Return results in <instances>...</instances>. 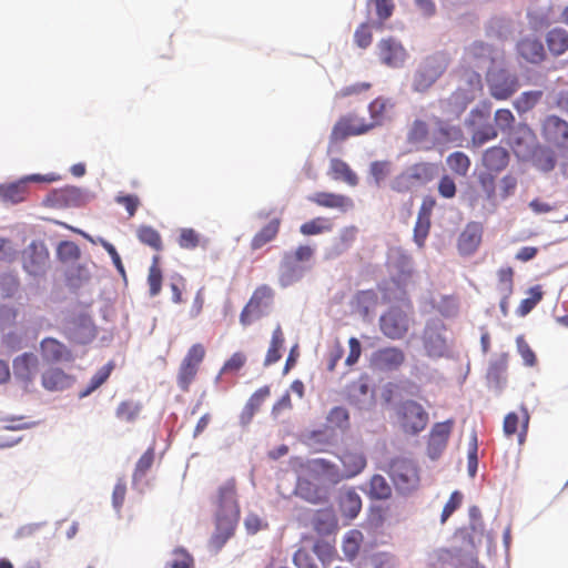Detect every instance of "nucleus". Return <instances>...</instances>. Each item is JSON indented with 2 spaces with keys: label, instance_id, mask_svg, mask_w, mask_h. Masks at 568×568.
<instances>
[{
  "label": "nucleus",
  "instance_id": "12",
  "mask_svg": "<svg viewBox=\"0 0 568 568\" xmlns=\"http://www.w3.org/2000/svg\"><path fill=\"white\" fill-rule=\"evenodd\" d=\"M454 425L452 418L433 425L427 442V454L432 459L438 458L446 449Z\"/></svg>",
  "mask_w": 568,
  "mask_h": 568
},
{
  "label": "nucleus",
  "instance_id": "42",
  "mask_svg": "<svg viewBox=\"0 0 568 568\" xmlns=\"http://www.w3.org/2000/svg\"><path fill=\"white\" fill-rule=\"evenodd\" d=\"M142 405L132 399L123 400L115 409V416L122 422L133 423L138 419Z\"/></svg>",
  "mask_w": 568,
  "mask_h": 568
},
{
  "label": "nucleus",
  "instance_id": "56",
  "mask_svg": "<svg viewBox=\"0 0 568 568\" xmlns=\"http://www.w3.org/2000/svg\"><path fill=\"white\" fill-rule=\"evenodd\" d=\"M508 366V354L503 353L497 359L490 363L488 367V377L494 381H499L506 373Z\"/></svg>",
  "mask_w": 568,
  "mask_h": 568
},
{
  "label": "nucleus",
  "instance_id": "4",
  "mask_svg": "<svg viewBox=\"0 0 568 568\" xmlns=\"http://www.w3.org/2000/svg\"><path fill=\"white\" fill-rule=\"evenodd\" d=\"M434 163L419 162L406 168L390 182V189L397 193H407L417 186L425 185L436 175Z\"/></svg>",
  "mask_w": 568,
  "mask_h": 568
},
{
  "label": "nucleus",
  "instance_id": "18",
  "mask_svg": "<svg viewBox=\"0 0 568 568\" xmlns=\"http://www.w3.org/2000/svg\"><path fill=\"white\" fill-rule=\"evenodd\" d=\"M308 201L321 207L335 209L342 213H346L354 209L353 199L338 193L316 192L308 197Z\"/></svg>",
  "mask_w": 568,
  "mask_h": 568
},
{
  "label": "nucleus",
  "instance_id": "38",
  "mask_svg": "<svg viewBox=\"0 0 568 568\" xmlns=\"http://www.w3.org/2000/svg\"><path fill=\"white\" fill-rule=\"evenodd\" d=\"M68 376L60 368H51L42 375V386L48 390H59L67 386Z\"/></svg>",
  "mask_w": 568,
  "mask_h": 568
},
{
  "label": "nucleus",
  "instance_id": "45",
  "mask_svg": "<svg viewBox=\"0 0 568 568\" xmlns=\"http://www.w3.org/2000/svg\"><path fill=\"white\" fill-rule=\"evenodd\" d=\"M542 91H526L523 92L514 102L515 109L519 113H526L531 110L541 99Z\"/></svg>",
  "mask_w": 568,
  "mask_h": 568
},
{
  "label": "nucleus",
  "instance_id": "31",
  "mask_svg": "<svg viewBox=\"0 0 568 568\" xmlns=\"http://www.w3.org/2000/svg\"><path fill=\"white\" fill-rule=\"evenodd\" d=\"M546 42L551 54L561 55L568 51V32L555 28L547 33Z\"/></svg>",
  "mask_w": 568,
  "mask_h": 568
},
{
  "label": "nucleus",
  "instance_id": "36",
  "mask_svg": "<svg viewBox=\"0 0 568 568\" xmlns=\"http://www.w3.org/2000/svg\"><path fill=\"white\" fill-rule=\"evenodd\" d=\"M446 163L453 173L463 178L468 174L471 165L469 156L462 151L450 153L446 158Z\"/></svg>",
  "mask_w": 568,
  "mask_h": 568
},
{
  "label": "nucleus",
  "instance_id": "30",
  "mask_svg": "<svg viewBox=\"0 0 568 568\" xmlns=\"http://www.w3.org/2000/svg\"><path fill=\"white\" fill-rule=\"evenodd\" d=\"M329 172L334 180H342L351 186H356L358 184V178L356 173L345 161L341 159L331 160Z\"/></svg>",
  "mask_w": 568,
  "mask_h": 568
},
{
  "label": "nucleus",
  "instance_id": "8",
  "mask_svg": "<svg viewBox=\"0 0 568 568\" xmlns=\"http://www.w3.org/2000/svg\"><path fill=\"white\" fill-rule=\"evenodd\" d=\"M410 320L406 312L398 307H390L379 318L382 333L390 339H402L407 334Z\"/></svg>",
  "mask_w": 568,
  "mask_h": 568
},
{
  "label": "nucleus",
  "instance_id": "25",
  "mask_svg": "<svg viewBox=\"0 0 568 568\" xmlns=\"http://www.w3.org/2000/svg\"><path fill=\"white\" fill-rule=\"evenodd\" d=\"M509 153L501 146H491L483 154V165L487 171L499 173L507 168Z\"/></svg>",
  "mask_w": 568,
  "mask_h": 568
},
{
  "label": "nucleus",
  "instance_id": "23",
  "mask_svg": "<svg viewBox=\"0 0 568 568\" xmlns=\"http://www.w3.org/2000/svg\"><path fill=\"white\" fill-rule=\"evenodd\" d=\"M38 366V357L32 353H24L13 361V373L17 378L30 383L37 374Z\"/></svg>",
  "mask_w": 568,
  "mask_h": 568
},
{
  "label": "nucleus",
  "instance_id": "9",
  "mask_svg": "<svg viewBox=\"0 0 568 568\" xmlns=\"http://www.w3.org/2000/svg\"><path fill=\"white\" fill-rule=\"evenodd\" d=\"M22 266L33 276L45 274L49 267V252L43 242H31L22 252Z\"/></svg>",
  "mask_w": 568,
  "mask_h": 568
},
{
  "label": "nucleus",
  "instance_id": "20",
  "mask_svg": "<svg viewBox=\"0 0 568 568\" xmlns=\"http://www.w3.org/2000/svg\"><path fill=\"white\" fill-rule=\"evenodd\" d=\"M483 227L479 223H468L460 233L457 247L460 254L470 255L475 253L481 243Z\"/></svg>",
  "mask_w": 568,
  "mask_h": 568
},
{
  "label": "nucleus",
  "instance_id": "24",
  "mask_svg": "<svg viewBox=\"0 0 568 568\" xmlns=\"http://www.w3.org/2000/svg\"><path fill=\"white\" fill-rule=\"evenodd\" d=\"M282 219L276 216L268 221L266 225H264L255 235L252 237L250 242V247L252 251L261 250L266 244L273 242L281 229Z\"/></svg>",
  "mask_w": 568,
  "mask_h": 568
},
{
  "label": "nucleus",
  "instance_id": "57",
  "mask_svg": "<svg viewBox=\"0 0 568 568\" xmlns=\"http://www.w3.org/2000/svg\"><path fill=\"white\" fill-rule=\"evenodd\" d=\"M178 243L182 248L193 250L200 243V235L193 229H181Z\"/></svg>",
  "mask_w": 568,
  "mask_h": 568
},
{
  "label": "nucleus",
  "instance_id": "11",
  "mask_svg": "<svg viewBox=\"0 0 568 568\" xmlns=\"http://www.w3.org/2000/svg\"><path fill=\"white\" fill-rule=\"evenodd\" d=\"M54 178L33 174L18 182L0 185V201L3 203L17 204L24 201L29 194L27 181L51 182Z\"/></svg>",
  "mask_w": 568,
  "mask_h": 568
},
{
  "label": "nucleus",
  "instance_id": "60",
  "mask_svg": "<svg viewBox=\"0 0 568 568\" xmlns=\"http://www.w3.org/2000/svg\"><path fill=\"white\" fill-rule=\"evenodd\" d=\"M498 133L493 124H486L483 128L476 130L471 136V141L475 145H483L486 142L497 138Z\"/></svg>",
  "mask_w": 568,
  "mask_h": 568
},
{
  "label": "nucleus",
  "instance_id": "16",
  "mask_svg": "<svg viewBox=\"0 0 568 568\" xmlns=\"http://www.w3.org/2000/svg\"><path fill=\"white\" fill-rule=\"evenodd\" d=\"M379 60L387 67L398 68L406 59V50L394 38L382 39L377 44Z\"/></svg>",
  "mask_w": 568,
  "mask_h": 568
},
{
  "label": "nucleus",
  "instance_id": "39",
  "mask_svg": "<svg viewBox=\"0 0 568 568\" xmlns=\"http://www.w3.org/2000/svg\"><path fill=\"white\" fill-rule=\"evenodd\" d=\"M162 280L163 275L160 267V256L154 255L148 274L149 293L152 297L160 294L162 290Z\"/></svg>",
  "mask_w": 568,
  "mask_h": 568
},
{
  "label": "nucleus",
  "instance_id": "43",
  "mask_svg": "<svg viewBox=\"0 0 568 568\" xmlns=\"http://www.w3.org/2000/svg\"><path fill=\"white\" fill-rule=\"evenodd\" d=\"M362 542L363 534L359 530L353 529L346 534L342 548L348 560H353L357 556Z\"/></svg>",
  "mask_w": 568,
  "mask_h": 568
},
{
  "label": "nucleus",
  "instance_id": "64",
  "mask_svg": "<svg viewBox=\"0 0 568 568\" xmlns=\"http://www.w3.org/2000/svg\"><path fill=\"white\" fill-rule=\"evenodd\" d=\"M293 562L296 568H318L312 555L304 548L295 551Z\"/></svg>",
  "mask_w": 568,
  "mask_h": 568
},
{
  "label": "nucleus",
  "instance_id": "52",
  "mask_svg": "<svg viewBox=\"0 0 568 568\" xmlns=\"http://www.w3.org/2000/svg\"><path fill=\"white\" fill-rule=\"evenodd\" d=\"M313 551L323 564L333 561L336 556L335 547L325 540H317L313 546Z\"/></svg>",
  "mask_w": 568,
  "mask_h": 568
},
{
  "label": "nucleus",
  "instance_id": "44",
  "mask_svg": "<svg viewBox=\"0 0 568 568\" xmlns=\"http://www.w3.org/2000/svg\"><path fill=\"white\" fill-rule=\"evenodd\" d=\"M284 254L308 270L315 256V247L308 244H301L294 251L285 252Z\"/></svg>",
  "mask_w": 568,
  "mask_h": 568
},
{
  "label": "nucleus",
  "instance_id": "61",
  "mask_svg": "<svg viewBox=\"0 0 568 568\" xmlns=\"http://www.w3.org/2000/svg\"><path fill=\"white\" fill-rule=\"evenodd\" d=\"M369 3L375 6L376 14L379 20V28H382L383 22L387 20L394 11V2L393 0H368Z\"/></svg>",
  "mask_w": 568,
  "mask_h": 568
},
{
  "label": "nucleus",
  "instance_id": "26",
  "mask_svg": "<svg viewBox=\"0 0 568 568\" xmlns=\"http://www.w3.org/2000/svg\"><path fill=\"white\" fill-rule=\"evenodd\" d=\"M519 54L530 63H540L546 58L541 41L535 38H525L517 45Z\"/></svg>",
  "mask_w": 568,
  "mask_h": 568
},
{
  "label": "nucleus",
  "instance_id": "5",
  "mask_svg": "<svg viewBox=\"0 0 568 568\" xmlns=\"http://www.w3.org/2000/svg\"><path fill=\"white\" fill-rule=\"evenodd\" d=\"M388 475L397 490L410 493L419 485V469L416 463L406 457L394 458L388 467Z\"/></svg>",
  "mask_w": 568,
  "mask_h": 568
},
{
  "label": "nucleus",
  "instance_id": "10",
  "mask_svg": "<svg viewBox=\"0 0 568 568\" xmlns=\"http://www.w3.org/2000/svg\"><path fill=\"white\" fill-rule=\"evenodd\" d=\"M487 81L490 94L496 100H507L519 87L518 78L504 69L493 72Z\"/></svg>",
  "mask_w": 568,
  "mask_h": 568
},
{
  "label": "nucleus",
  "instance_id": "35",
  "mask_svg": "<svg viewBox=\"0 0 568 568\" xmlns=\"http://www.w3.org/2000/svg\"><path fill=\"white\" fill-rule=\"evenodd\" d=\"M80 197V190L77 187H65L53 191L48 201L54 206H70L73 205Z\"/></svg>",
  "mask_w": 568,
  "mask_h": 568
},
{
  "label": "nucleus",
  "instance_id": "58",
  "mask_svg": "<svg viewBox=\"0 0 568 568\" xmlns=\"http://www.w3.org/2000/svg\"><path fill=\"white\" fill-rule=\"evenodd\" d=\"M356 302L362 313L367 315L369 310L377 304V294L373 290L361 291L356 294Z\"/></svg>",
  "mask_w": 568,
  "mask_h": 568
},
{
  "label": "nucleus",
  "instance_id": "62",
  "mask_svg": "<svg viewBox=\"0 0 568 568\" xmlns=\"http://www.w3.org/2000/svg\"><path fill=\"white\" fill-rule=\"evenodd\" d=\"M313 465L315 470L322 471L334 481H338L341 479L337 466L329 460L317 458L313 460Z\"/></svg>",
  "mask_w": 568,
  "mask_h": 568
},
{
  "label": "nucleus",
  "instance_id": "27",
  "mask_svg": "<svg viewBox=\"0 0 568 568\" xmlns=\"http://www.w3.org/2000/svg\"><path fill=\"white\" fill-rule=\"evenodd\" d=\"M534 133L527 126L518 129L509 136V144L517 156L526 155L531 146Z\"/></svg>",
  "mask_w": 568,
  "mask_h": 568
},
{
  "label": "nucleus",
  "instance_id": "47",
  "mask_svg": "<svg viewBox=\"0 0 568 568\" xmlns=\"http://www.w3.org/2000/svg\"><path fill=\"white\" fill-rule=\"evenodd\" d=\"M173 558L166 564V568H194V558L183 547H176L172 552Z\"/></svg>",
  "mask_w": 568,
  "mask_h": 568
},
{
  "label": "nucleus",
  "instance_id": "3",
  "mask_svg": "<svg viewBox=\"0 0 568 568\" xmlns=\"http://www.w3.org/2000/svg\"><path fill=\"white\" fill-rule=\"evenodd\" d=\"M449 65L446 53L437 52L426 57L417 67L413 78V89L416 92H426L445 73Z\"/></svg>",
  "mask_w": 568,
  "mask_h": 568
},
{
  "label": "nucleus",
  "instance_id": "28",
  "mask_svg": "<svg viewBox=\"0 0 568 568\" xmlns=\"http://www.w3.org/2000/svg\"><path fill=\"white\" fill-rule=\"evenodd\" d=\"M271 395L270 386H263L254 392L248 398L242 412V420L248 423L253 416L260 410L263 403Z\"/></svg>",
  "mask_w": 568,
  "mask_h": 568
},
{
  "label": "nucleus",
  "instance_id": "48",
  "mask_svg": "<svg viewBox=\"0 0 568 568\" xmlns=\"http://www.w3.org/2000/svg\"><path fill=\"white\" fill-rule=\"evenodd\" d=\"M297 494L312 504H321L325 500L322 491L312 483L304 480L297 485Z\"/></svg>",
  "mask_w": 568,
  "mask_h": 568
},
{
  "label": "nucleus",
  "instance_id": "6",
  "mask_svg": "<svg viewBox=\"0 0 568 568\" xmlns=\"http://www.w3.org/2000/svg\"><path fill=\"white\" fill-rule=\"evenodd\" d=\"M273 298L272 287L266 284L258 285L240 314L241 325L247 327L260 320L271 306Z\"/></svg>",
  "mask_w": 568,
  "mask_h": 568
},
{
  "label": "nucleus",
  "instance_id": "15",
  "mask_svg": "<svg viewBox=\"0 0 568 568\" xmlns=\"http://www.w3.org/2000/svg\"><path fill=\"white\" fill-rule=\"evenodd\" d=\"M406 359L404 351L396 346H387L375 351L372 354L371 364L379 371H396Z\"/></svg>",
  "mask_w": 568,
  "mask_h": 568
},
{
  "label": "nucleus",
  "instance_id": "53",
  "mask_svg": "<svg viewBox=\"0 0 568 568\" xmlns=\"http://www.w3.org/2000/svg\"><path fill=\"white\" fill-rule=\"evenodd\" d=\"M373 41L372 27L367 22L361 23L354 32V42L361 49H366Z\"/></svg>",
  "mask_w": 568,
  "mask_h": 568
},
{
  "label": "nucleus",
  "instance_id": "40",
  "mask_svg": "<svg viewBox=\"0 0 568 568\" xmlns=\"http://www.w3.org/2000/svg\"><path fill=\"white\" fill-rule=\"evenodd\" d=\"M139 241L151 248L160 252L163 250V242L160 233L149 225H141L136 231Z\"/></svg>",
  "mask_w": 568,
  "mask_h": 568
},
{
  "label": "nucleus",
  "instance_id": "46",
  "mask_svg": "<svg viewBox=\"0 0 568 568\" xmlns=\"http://www.w3.org/2000/svg\"><path fill=\"white\" fill-rule=\"evenodd\" d=\"M369 494L376 499H387L392 495V488L382 475H374L369 481Z\"/></svg>",
  "mask_w": 568,
  "mask_h": 568
},
{
  "label": "nucleus",
  "instance_id": "7",
  "mask_svg": "<svg viewBox=\"0 0 568 568\" xmlns=\"http://www.w3.org/2000/svg\"><path fill=\"white\" fill-rule=\"evenodd\" d=\"M205 354V348L200 343L193 344L187 349L185 356L183 357L179 366L176 375V384L182 392L187 393L190 390L191 384L196 378L200 366L204 361Z\"/></svg>",
  "mask_w": 568,
  "mask_h": 568
},
{
  "label": "nucleus",
  "instance_id": "1",
  "mask_svg": "<svg viewBox=\"0 0 568 568\" xmlns=\"http://www.w3.org/2000/svg\"><path fill=\"white\" fill-rule=\"evenodd\" d=\"M215 507V531L211 537V545L220 550L234 535L240 520L237 480L229 477L220 481L211 497Z\"/></svg>",
  "mask_w": 568,
  "mask_h": 568
},
{
  "label": "nucleus",
  "instance_id": "33",
  "mask_svg": "<svg viewBox=\"0 0 568 568\" xmlns=\"http://www.w3.org/2000/svg\"><path fill=\"white\" fill-rule=\"evenodd\" d=\"M284 342V333L281 325H277L272 333L271 343L264 361L265 366L272 365L281 359L282 355L280 351L283 347Z\"/></svg>",
  "mask_w": 568,
  "mask_h": 568
},
{
  "label": "nucleus",
  "instance_id": "55",
  "mask_svg": "<svg viewBox=\"0 0 568 568\" xmlns=\"http://www.w3.org/2000/svg\"><path fill=\"white\" fill-rule=\"evenodd\" d=\"M517 344V351L520 354L524 364L526 366L532 367L537 364V357L535 352L531 349V347L526 342L525 337L523 335L518 336L516 338Z\"/></svg>",
  "mask_w": 568,
  "mask_h": 568
},
{
  "label": "nucleus",
  "instance_id": "49",
  "mask_svg": "<svg viewBox=\"0 0 568 568\" xmlns=\"http://www.w3.org/2000/svg\"><path fill=\"white\" fill-rule=\"evenodd\" d=\"M428 124L423 120H415L407 133V141L412 144H420L428 138Z\"/></svg>",
  "mask_w": 568,
  "mask_h": 568
},
{
  "label": "nucleus",
  "instance_id": "34",
  "mask_svg": "<svg viewBox=\"0 0 568 568\" xmlns=\"http://www.w3.org/2000/svg\"><path fill=\"white\" fill-rule=\"evenodd\" d=\"M155 458L154 447L148 448L144 454L139 458L132 475V484L135 486L142 481L151 469Z\"/></svg>",
  "mask_w": 568,
  "mask_h": 568
},
{
  "label": "nucleus",
  "instance_id": "41",
  "mask_svg": "<svg viewBox=\"0 0 568 568\" xmlns=\"http://www.w3.org/2000/svg\"><path fill=\"white\" fill-rule=\"evenodd\" d=\"M114 365L112 362L106 363L102 366L90 379L88 386L80 392V397L89 396L95 389H98L101 385H103L108 378L110 377Z\"/></svg>",
  "mask_w": 568,
  "mask_h": 568
},
{
  "label": "nucleus",
  "instance_id": "29",
  "mask_svg": "<svg viewBox=\"0 0 568 568\" xmlns=\"http://www.w3.org/2000/svg\"><path fill=\"white\" fill-rule=\"evenodd\" d=\"M41 353L44 359L49 362H59L69 357L68 348L59 341L47 337L41 344Z\"/></svg>",
  "mask_w": 568,
  "mask_h": 568
},
{
  "label": "nucleus",
  "instance_id": "22",
  "mask_svg": "<svg viewBox=\"0 0 568 568\" xmlns=\"http://www.w3.org/2000/svg\"><path fill=\"white\" fill-rule=\"evenodd\" d=\"M306 271V266L297 264L292 258H288L286 254H283L280 264L278 283L282 287L291 286L302 280Z\"/></svg>",
  "mask_w": 568,
  "mask_h": 568
},
{
  "label": "nucleus",
  "instance_id": "63",
  "mask_svg": "<svg viewBox=\"0 0 568 568\" xmlns=\"http://www.w3.org/2000/svg\"><path fill=\"white\" fill-rule=\"evenodd\" d=\"M392 165L388 161H375L371 164V174L377 185L381 184L390 173Z\"/></svg>",
  "mask_w": 568,
  "mask_h": 568
},
{
  "label": "nucleus",
  "instance_id": "21",
  "mask_svg": "<svg viewBox=\"0 0 568 568\" xmlns=\"http://www.w3.org/2000/svg\"><path fill=\"white\" fill-rule=\"evenodd\" d=\"M542 132L545 138L556 145L562 146L568 142V122L557 115L545 119Z\"/></svg>",
  "mask_w": 568,
  "mask_h": 568
},
{
  "label": "nucleus",
  "instance_id": "19",
  "mask_svg": "<svg viewBox=\"0 0 568 568\" xmlns=\"http://www.w3.org/2000/svg\"><path fill=\"white\" fill-rule=\"evenodd\" d=\"M343 465V475L341 478H353L361 474L366 467L367 460L361 448H346L339 456Z\"/></svg>",
  "mask_w": 568,
  "mask_h": 568
},
{
  "label": "nucleus",
  "instance_id": "37",
  "mask_svg": "<svg viewBox=\"0 0 568 568\" xmlns=\"http://www.w3.org/2000/svg\"><path fill=\"white\" fill-rule=\"evenodd\" d=\"M333 224L329 219L324 216L314 217L300 226V232L305 236L318 235L331 232Z\"/></svg>",
  "mask_w": 568,
  "mask_h": 568
},
{
  "label": "nucleus",
  "instance_id": "54",
  "mask_svg": "<svg viewBox=\"0 0 568 568\" xmlns=\"http://www.w3.org/2000/svg\"><path fill=\"white\" fill-rule=\"evenodd\" d=\"M430 225V219L417 215L414 226V241L419 247L424 246L425 240L429 234Z\"/></svg>",
  "mask_w": 568,
  "mask_h": 568
},
{
  "label": "nucleus",
  "instance_id": "17",
  "mask_svg": "<svg viewBox=\"0 0 568 568\" xmlns=\"http://www.w3.org/2000/svg\"><path fill=\"white\" fill-rule=\"evenodd\" d=\"M520 416L514 412L508 413L505 416L503 429L508 437L518 433V443L523 445L526 440L530 416L525 406L520 407Z\"/></svg>",
  "mask_w": 568,
  "mask_h": 568
},
{
  "label": "nucleus",
  "instance_id": "13",
  "mask_svg": "<svg viewBox=\"0 0 568 568\" xmlns=\"http://www.w3.org/2000/svg\"><path fill=\"white\" fill-rule=\"evenodd\" d=\"M493 61V48L483 41H475L465 48L463 68L466 72L469 69H483Z\"/></svg>",
  "mask_w": 568,
  "mask_h": 568
},
{
  "label": "nucleus",
  "instance_id": "51",
  "mask_svg": "<svg viewBox=\"0 0 568 568\" xmlns=\"http://www.w3.org/2000/svg\"><path fill=\"white\" fill-rule=\"evenodd\" d=\"M327 422L333 426L346 429L349 425V414L345 407L336 406L327 415Z\"/></svg>",
  "mask_w": 568,
  "mask_h": 568
},
{
  "label": "nucleus",
  "instance_id": "32",
  "mask_svg": "<svg viewBox=\"0 0 568 568\" xmlns=\"http://www.w3.org/2000/svg\"><path fill=\"white\" fill-rule=\"evenodd\" d=\"M339 507L345 517L354 519L362 509V499L355 490H347L341 496Z\"/></svg>",
  "mask_w": 568,
  "mask_h": 568
},
{
  "label": "nucleus",
  "instance_id": "2",
  "mask_svg": "<svg viewBox=\"0 0 568 568\" xmlns=\"http://www.w3.org/2000/svg\"><path fill=\"white\" fill-rule=\"evenodd\" d=\"M393 108L394 103L390 99L377 97L368 104L369 120H357L356 125L351 128L347 124L349 119H338L332 129V141H344L348 136L365 134L374 128L383 125L390 119L389 113Z\"/></svg>",
  "mask_w": 568,
  "mask_h": 568
},
{
  "label": "nucleus",
  "instance_id": "50",
  "mask_svg": "<svg viewBox=\"0 0 568 568\" xmlns=\"http://www.w3.org/2000/svg\"><path fill=\"white\" fill-rule=\"evenodd\" d=\"M57 254L63 262H74L80 257V248L72 241H63L59 244Z\"/></svg>",
  "mask_w": 568,
  "mask_h": 568
},
{
  "label": "nucleus",
  "instance_id": "14",
  "mask_svg": "<svg viewBox=\"0 0 568 568\" xmlns=\"http://www.w3.org/2000/svg\"><path fill=\"white\" fill-rule=\"evenodd\" d=\"M428 422V414L416 402L408 400L402 405V425L405 432L417 434L422 432Z\"/></svg>",
  "mask_w": 568,
  "mask_h": 568
},
{
  "label": "nucleus",
  "instance_id": "59",
  "mask_svg": "<svg viewBox=\"0 0 568 568\" xmlns=\"http://www.w3.org/2000/svg\"><path fill=\"white\" fill-rule=\"evenodd\" d=\"M496 174L495 172L486 171L478 175L479 185L489 200L493 199L496 193Z\"/></svg>",
  "mask_w": 568,
  "mask_h": 568
}]
</instances>
